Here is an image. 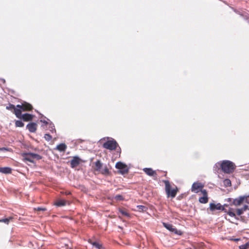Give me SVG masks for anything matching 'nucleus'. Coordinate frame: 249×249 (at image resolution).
<instances>
[{"label": "nucleus", "mask_w": 249, "mask_h": 249, "mask_svg": "<svg viewBox=\"0 0 249 249\" xmlns=\"http://www.w3.org/2000/svg\"><path fill=\"white\" fill-rule=\"evenodd\" d=\"M66 148L67 145L65 143H60L56 146V149L60 152H64Z\"/></svg>", "instance_id": "aec40b11"}, {"label": "nucleus", "mask_w": 249, "mask_h": 249, "mask_svg": "<svg viewBox=\"0 0 249 249\" xmlns=\"http://www.w3.org/2000/svg\"><path fill=\"white\" fill-rule=\"evenodd\" d=\"M117 145L118 143L115 140H112L107 141V142H105L103 144V146L106 149L110 150H114L116 149Z\"/></svg>", "instance_id": "20e7f679"}, {"label": "nucleus", "mask_w": 249, "mask_h": 249, "mask_svg": "<svg viewBox=\"0 0 249 249\" xmlns=\"http://www.w3.org/2000/svg\"><path fill=\"white\" fill-rule=\"evenodd\" d=\"M162 224L165 228L176 234L181 235L182 234V232L181 231L177 230L171 224L163 222Z\"/></svg>", "instance_id": "0eeeda50"}, {"label": "nucleus", "mask_w": 249, "mask_h": 249, "mask_svg": "<svg viewBox=\"0 0 249 249\" xmlns=\"http://www.w3.org/2000/svg\"><path fill=\"white\" fill-rule=\"evenodd\" d=\"M247 199V196H240L238 198H235L232 201V204L238 206L241 205L244 202H246Z\"/></svg>", "instance_id": "1a4fd4ad"}, {"label": "nucleus", "mask_w": 249, "mask_h": 249, "mask_svg": "<svg viewBox=\"0 0 249 249\" xmlns=\"http://www.w3.org/2000/svg\"><path fill=\"white\" fill-rule=\"evenodd\" d=\"M199 201L201 203L205 204L207 203L208 201V196H202L199 198Z\"/></svg>", "instance_id": "5701e85b"}, {"label": "nucleus", "mask_w": 249, "mask_h": 249, "mask_svg": "<svg viewBox=\"0 0 249 249\" xmlns=\"http://www.w3.org/2000/svg\"><path fill=\"white\" fill-rule=\"evenodd\" d=\"M41 121V122H42V121ZM43 122L44 123L46 124H48L47 122V121H43Z\"/></svg>", "instance_id": "e433bc0d"}, {"label": "nucleus", "mask_w": 249, "mask_h": 249, "mask_svg": "<svg viewBox=\"0 0 249 249\" xmlns=\"http://www.w3.org/2000/svg\"><path fill=\"white\" fill-rule=\"evenodd\" d=\"M6 109L11 110L17 117H19L20 114V109H18V107H15V105L9 104L8 106L6 107Z\"/></svg>", "instance_id": "6e6552de"}, {"label": "nucleus", "mask_w": 249, "mask_h": 249, "mask_svg": "<svg viewBox=\"0 0 249 249\" xmlns=\"http://www.w3.org/2000/svg\"><path fill=\"white\" fill-rule=\"evenodd\" d=\"M24 123L20 120H16L15 121V126L16 127H23L24 126Z\"/></svg>", "instance_id": "393cba45"}, {"label": "nucleus", "mask_w": 249, "mask_h": 249, "mask_svg": "<svg viewBox=\"0 0 249 249\" xmlns=\"http://www.w3.org/2000/svg\"><path fill=\"white\" fill-rule=\"evenodd\" d=\"M35 210H36V211H45L46 210V209L45 208H41V207H37V208H36L34 209Z\"/></svg>", "instance_id": "72a5a7b5"}, {"label": "nucleus", "mask_w": 249, "mask_h": 249, "mask_svg": "<svg viewBox=\"0 0 249 249\" xmlns=\"http://www.w3.org/2000/svg\"><path fill=\"white\" fill-rule=\"evenodd\" d=\"M137 207L140 211H145L146 210V207L144 206L139 205Z\"/></svg>", "instance_id": "2f4dec72"}, {"label": "nucleus", "mask_w": 249, "mask_h": 249, "mask_svg": "<svg viewBox=\"0 0 249 249\" xmlns=\"http://www.w3.org/2000/svg\"><path fill=\"white\" fill-rule=\"evenodd\" d=\"M23 157L25 160L28 161L32 163L34 162V159L40 160L42 158L41 156L39 155L33 153H23Z\"/></svg>", "instance_id": "7ed1b4c3"}, {"label": "nucleus", "mask_w": 249, "mask_h": 249, "mask_svg": "<svg viewBox=\"0 0 249 249\" xmlns=\"http://www.w3.org/2000/svg\"><path fill=\"white\" fill-rule=\"evenodd\" d=\"M67 195H69V194H70V192H69V193H67Z\"/></svg>", "instance_id": "4c0bfd02"}, {"label": "nucleus", "mask_w": 249, "mask_h": 249, "mask_svg": "<svg viewBox=\"0 0 249 249\" xmlns=\"http://www.w3.org/2000/svg\"><path fill=\"white\" fill-rule=\"evenodd\" d=\"M80 163V159L77 156L73 157L70 161V164L71 168H73L77 167Z\"/></svg>", "instance_id": "ddd939ff"}, {"label": "nucleus", "mask_w": 249, "mask_h": 249, "mask_svg": "<svg viewBox=\"0 0 249 249\" xmlns=\"http://www.w3.org/2000/svg\"><path fill=\"white\" fill-rule=\"evenodd\" d=\"M143 171L144 173L149 176L152 177L154 179H156L157 178V174L156 171L153 170L151 168H145L143 169Z\"/></svg>", "instance_id": "9d476101"}, {"label": "nucleus", "mask_w": 249, "mask_h": 249, "mask_svg": "<svg viewBox=\"0 0 249 249\" xmlns=\"http://www.w3.org/2000/svg\"><path fill=\"white\" fill-rule=\"evenodd\" d=\"M203 188V185L200 182H195L193 184L191 190L192 192L198 193Z\"/></svg>", "instance_id": "9b49d317"}, {"label": "nucleus", "mask_w": 249, "mask_h": 249, "mask_svg": "<svg viewBox=\"0 0 249 249\" xmlns=\"http://www.w3.org/2000/svg\"><path fill=\"white\" fill-rule=\"evenodd\" d=\"M37 126V125L36 123L32 122L28 124L26 126V128L30 132L34 133L36 131Z\"/></svg>", "instance_id": "2eb2a0df"}, {"label": "nucleus", "mask_w": 249, "mask_h": 249, "mask_svg": "<svg viewBox=\"0 0 249 249\" xmlns=\"http://www.w3.org/2000/svg\"><path fill=\"white\" fill-rule=\"evenodd\" d=\"M0 173L9 174L12 173V169L8 167H0Z\"/></svg>", "instance_id": "a211bd4d"}, {"label": "nucleus", "mask_w": 249, "mask_h": 249, "mask_svg": "<svg viewBox=\"0 0 249 249\" xmlns=\"http://www.w3.org/2000/svg\"><path fill=\"white\" fill-rule=\"evenodd\" d=\"M224 211L225 213H227L229 216L234 217L236 220H239V218L236 216L235 210L233 208H230L228 210L224 209Z\"/></svg>", "instance_id": "dca6fc26"}, {"label": "nucleus", "mask_w": 249, "mask_h": 249, "mask_svg": "<svg viewBox=\"0 0 249 249\" xmlns=\"http://www.w3.org/2000/svg\"><path fill=\"white\" fill-rule=\"evenodd\" d=\"M249 248V241L246 243L244 245H242L239 246L240 249H248Z\"/></svg>", "instance_id": "bb28decb"}, {"label": "nucleus", "mask_w": 249, "mask_h": 249, "mask_svg": "<svg viewBox=\"0 0 249 249\" xmlns=\"http://www.w3.org/2000/svg\"><path fill=\"white\" fill-rule=\"evenodd\" d=\"M44 138L47 141H50L52 139V137L49 134H45L44 135Z\"/></svg>", "instance_id": "cd10ccee"}, {"label": "nucleus", "mask_w": 249, "mask_h": 249, "mask_svg": "<svg viewBox=\"0 0 249 249\" xmlns=\"http://www.w3.org/2000/svg\"><path fill=\"white\" fill-rule=\"evenodd\" d=\"M66 201L63 199H60L57 200L55 203V205L57 206L61 207L65 206L66 204Z\"/></svg>", "instance_id": "4be33fe9"}, {"label": "nucleus", "mask_w": 249, "mask_h": 249, "mask_svg": "<svg viewBox=\"0 0 249 249\" xmlns=\"http://www.w3.org/2000/svg\"><path fill=\"white\" fill-rule=\"evenodd\" d=\"M246 202L249 203V196H247V199L246 200Z\"/></svg>", "instance_id": "c9c22d12"}, {"label": "nucleus", "mask_w": 249, "mask_h": 249, "mask_svg": "<svg viewBox=\"0 0 249 249\" xmlns=\"http://www.w3.org/2000/svg\"><path fill=\"white\" fill-rule=\"evenodd\" d=\"M92 245H93V246L96 247L97 249H100L101 248V245L97 242H93L92 243Z\"/></svg>", "instance_id": "7c9ffc66"}, {"label": "nucleus", "mask_w": 249, "mask_h": 249, "mask_svg": "<svg viewBox=\"0 0 249 249\" xmlns=\"http://www.w3.org/2000/svg\"><path fill=\"white\" fill-rule=\"evenodd\" d=\"M95 166L94 169L95 171L100 172V171L103 168V164L100 160H97L94 163Z\"/></svg>", "instance_id": "f3484780"}, {"label": "nucleus", "mask_w": 249, "mask_h": 249, "mask_svg": "<svg viewBox=\"0 0 249 249\" xmlns=\"http://www.w3.org/2000/svg\"><path fill=\"white\" fill-rule=\"evenodd\" d=\"M20 114L19 117H18L19 119H22L24 121L27 122L32 120L34 116L33 115L25 113L24 114H22L21 110H20Z\"/></svg>", "instance_id": "f8f14e48"}, {"label": "nucleus", "mask_w": 249, "mask_h": 249, "mask_svg": "<svg viewBox=\"0 0 249 249\" xmlns=\"http://www.w3.org/2000/svg\"><path fill=\"white\" fill-rule=\"evenodd\" d=\"M235 212L238 215H240L243 213L244 211L241 209H237L235 210Z\"/></svg>", "instance_id": "c756f323"}, {"label": "nucleus", "mask_w": 249, "mask_h": 249, "mask_svg": "<svg viewBox=\"0 0 249 249\" xmlns=\"http://www.w3.org/2000/svg\"><path fill=\"white\" fill-rule=\"evenodd\" d=\"M17 107L20 109L21 111H31L33 109L32 105L26 102H23L21 105H17Z\"/></svg>", "instance_id": "423d86ee"}, {"label": "nucleus", "mask_w": 249, "mask_h": 249, "mask_svg": "<svg viewBox=\"0 0 249 249\" xmlns=\"http://www.w3.org/2000/svg\"><path fill=\"white\" fill-rule=\"evenodd\" d=\"M114 199L117 201H121L123 200L124 198L123 196L121 195H118L114 197Z\"/></svg>", "instance_id": "a878e982"}, {"label": "nucleus", "mask_w": 249, "mask_h": 249, "mask_svg": "<svg viewBox=\"0 0 249 249\" xmlns=\"http://www.w3.org/2000/svg\"><path fill=\"white\" fill-rule=\"evenodd\" d=\"M163 182L165 184V190L167 197H175L178 192V187L175 186L174 188H172L170 182L168 180H163Z\"/></svg>", "instance_id": "f257e3e1"}, {"label": "nucleus", "mask_w": 249, "mask_h": 249, "mask_svg": "<svg viewBox=\"0 0 249 249\" xmlns=\"http://www.w3.org/2000/svg\"><path fill=\"white\" fill-rule=\"evenodd\" d=\"M201 192L203 195V196H208V194L207 191L204 189V190H201Z\"/></svg>", "instance_id": "473e14b6"}, {"label": "nucleus", "mask_w": 249, "mask_h": 249, "mask_svg": "<svg viewBox=\"0 0 249 249\" xmlns=\"http://www.w3.org/2000/svg\"><path fill=\"white\" fill-rule=\"evenodd\" d=\"M244 212L246 211L249 209V206L247 205H244L242 208H241Z\"/></svg>", "instance_id": "f704fd0d"}, {"label": "nucleus", "mask_w": 249, "mask_h": 249, "mask_svg": "<svg viewBox=\"0 0 249 249\" xmlns=\"http://www.w3.org/2000/svg\"><path fill=\"white\" fill-rule=\"evenodd\" d=\"M99 173L105 176H108L110 174V171L109 170L107 166H104L103 168L100 171Z\"/></svg>", "instance_id": "6ab92c4d"}, {"label": "nucleus", "mask_w": 249, "mask_h": 249, "mask_svg": "<svg viewBox=\"0 0 249 249\" xmlns=\"http://www.w3.org/2000/svg\"><path fill=\"white\" fill-rule=\"evenodd\" d=\"M224 184L226 186H230L231 185V181L229 179H226L224 180Z\"/></svg>", "instance_id": "c85d7f7f"}, {"label": "nucleus", "mask_w": 249, "mask_h": 249, "mask_svg": "<svg viewBox=\"0 0 249 249\" xmlns=\"http://www.w3.org/2000/svg\"><path fill=\"white\" fill-rule=\"evenodd\" d=\"M210 209L212 211H213L216 210H224V208L220 203L215 204L213 203L210 204Z\"/></svg>", "instance_id": "4468645a"}, {"label": "nucleus", "mask_w": 249, "mask_h": 249, "mask_svg": "<svg viewBox=\"0 0 249 249\" xmlns=\"http://www.w3.org/2000/svg\"><path fill=\"white\" fill-rule=\"evenodd\" d=\"M120 213L123 215L125 216L126 217H129V213L124 209H119Z\"/></svg>", "instance_id": "b1692460"}, {"label": "nucleus", "mask_w": 249, "mask_h": 249, "mask_svg": "<svg viewBox=\"0 0 249 249\" xmlns=\"http://www.w3.org/2000/svg\"><path fill=\"white\" fill-rule=\"evenodd\" d=\"M14 218L13 216H10L8 218L0 219V223L3 222L7 225L9 224L10 222L13 221Z\"/></svg>", "instance_id": "412c9836"}, {"label": "nucleus", "mask_w": 249, "mask_h": 249, "mask_svg": "<svg viewBox=\"0 0 249 249\" xmlns=\"http://www.w3.org/2000/svg\"><path fill=\"white\" fill-rule=\"evenodd\" d=\"M220 167L222 171L225 173H232L235 169L233 162L229 160H224L220 163Z\"/></svg>", "instance_id": "f03ea898"}, {"label": "nucleus", "mask_w": 249, "mask_h": 249, "mask_svg": "<svg viewBox=\"0 0 249 249\" xmlns=\"http://www.w3.org/2000/svg\"><path fill=\"white\" fill-rule=\"evenodd\" d=\"M115 167L120 169L119 173L121 174H125L128 173V169L127 165L121 162H117L116 163Z\"/></svg>", "instance_id": "39448f33"}]
</instances>
